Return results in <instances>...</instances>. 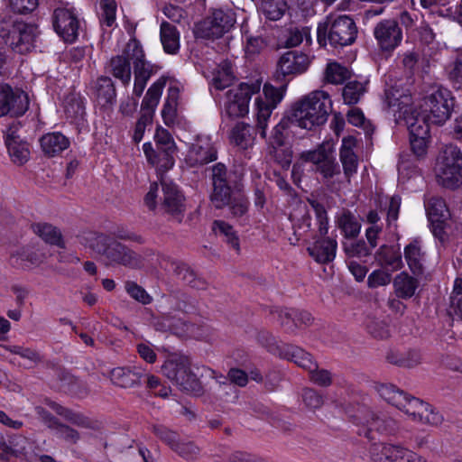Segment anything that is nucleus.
<instances>
[{
  "label": "nucleus",
  "mask_w": 462,
  "mask_h": 462,
  "mask_svg": "<svg viewBox=\"0 0 462 462\" xmlns=\"http://www.w3.org/2000/svg\"><path fill=\"white\" fill-rule=\"evenodd\" d=\"M235 14L222 9L215 10L196 26V36L203 39L219 38L228 32L235 24Z\"/></svg>",
  "instance_id": "11"
},
{
  "label": "nucleus",
  "mask_w": 462,
  "mask_h": 462,
  "mask_svg": "<svg viewBox=\"0 0 462 462\" xmlns=\"http://www.w3.org/2000/svg\"><path fill=\"white\" fill-rule=\"evenodd\" d=\"M154 149L151 143L143 145V152L149 163L161 171H167L174 165V153L177 147L171 134L162 128H157L154 134Z\"/></svg>",
  "instance_id": "6"
},
{
  "label": "nucleus",
  "mask_w": 462,
  "mask_h": 462,
  "mask_svg": "<svg viewBox=\"0 0 462 462\" xmlns=\"http://www.w3.org/2000/svg\"><path fill=\"white\" fill-rule=\"evenodd\" d=\"M456 108V99L452 92L444 87L433 88L426 95L420 104V112L412 116L429 125H443Z\"/></svg>",
  "instance_id": "4"
},
{
  "label": "nucleus",
  "mask_w": 462,
  "mask_h": 462,
  "mask_svg": "<svg viewBox=\"0 0 462 462\" xmlns=\"http://www.w3.org/2000/svg\"><path fill=\"white\" fill-rule=\"evenodd\" d=\"M35 235L41 237L45 243L63 248L64 243L60 231L54 226L48 223H35L32 226Z\"/></svg>",
  "instance_id": "36"
},
{
  "label": "nucleus",
  "mask_w": 462,
  "mask_h": 462,
  "mask_svg": "<svg viewBox=\"0 0 462 462\" xmlns=\"http://www.w3.org/2000/svg\"><path fill=\"white\" fill-rule=\"evenodd\" d=\"M402 93L399 89L393 87H388L384 90V104L387 108H392L397 106L401 107V99Z\"/></svg>",
  "instance_id": "63"
},
{
  "label": "nucleus",
  "mask_w": 462,
  "mask_h": 462,
  "mask_svg": "<svg viewBox=\"0 0 462 462\" xmlns=\"http://www.w3.org/2000/svg\"><path fill=\"white\" fill-rule=\"evenodd\" d=\"M351 76L347 68L337 62L328 63L326 69V79L331 84H341Z\"/></svg>",
  "instance_id": "48"
},
{
  "label": "nucleus",
  "mask_w": 462,
  "mask_h": 462,
  "mask_svg": "<svg viewBox=\"0 0 462 462\" xmlns=\"http://www.w3.org/2000/svg\"><path fill=\"white\" fill-rule=\"evenodd\" d=\"M374 35L378 46L383 51H392L400 45L402 40V32L394 19H384L374 28Z\"/></svg>",
  "instance_id": "17"
},
{
  "label": "nucleus",
  "mask_w": 462,
  "mask_h": 462,
  "mask_svg": "<svg viewBox=\"0 0 462 462\" xmlns=\"http://www.w3.org/2000/svg\"><path fill=\"white\" fill-rule=\"evenodd\" d=\"M177 99L178 90L176 88H170L168 97L163 105L162 111V116L166 124L169 122H173L176 116Z\"/></svg>",
  "instance_id": "52"
},
{
  "label": "nucleus",
  "mask_w": 462,
  "mask_h": 462,
  "mask_svg": "<svg viewBox=\"0 0 462 462\" xmlns=\"http://www.w3.org/2000/svg\"><path fill=\"white\" fill-rule=\"evenodd\" d=\"M287 9L286 0H262L260 10L263 15L272 21L281 19Z\"/></svg>",
  "instance_id": "44"
},
{
  "label": "nucleus",
  "mask_w": 462,
  "mask_h": 462,
  "mask_svg": "<svg viewBox=\"0 0 462 462\" xmlns=\"http://www.w3.org/2000/svg\"><path fill=\"white\" fill-rule=\"evenodd\" d=\"M407 449L400 444L373 442L369 455L375 462H402Z\"/></svg>",
  "instance_id": "22"
},
{
  "label": "nucleus",
  "mask_w": 462,
  "mask_h": 462,
  "mask_svg": "<svg viewBox=\"0 0 462 462\" xmlns=\"http://www.w3.org/2000/svg\"><path fill=\"white\" fill-rule=\"evenodd\" d=\"M255 129L244 122L237 123L231 131L230 139L233 143L242 149H247L254 143Z\"/></svg>",
  "instance_id": "33"
},
{
  "label": "nucleus",
  "mask_w": 462,
  "mask_h": 462,
  "mask_svg": "<svg viewBox=\"0 0 462 462\" xmlns=\"http://www.w3.org/2000/svg\"><path fill=\"white\" fill-rule=\"evenodd\" d=\"M404 257L409 268L413 273H420L421 272L424 262V253L422 252L421 243L419 239H414L405 246Z\"/></svg>",
  "instance_id": "34"
},
{
  "label": "nucleus",
  "mask_w": 462,
  "mask_h": 462,
  "mask_svg": "<svg viewBox=\"0 0 462 462\" xmlns=\"http://www.w3.org/2000/svg\"><path fill=\"white\" fill-rule=\"evenodd\" d=\"M331 151L327 150L325 147L320 146L317 150L303 152L300 158L304 162H310L317 165V167L326 159Z\"/></svg>",
  "instance_id": "58"
},
{
  "label": "nucleus",
  "mask_w": 462,
  "mask_h": 462,
  "mask_svg": "<svg viewBox=\"0 0 462 462\" xmlns=\"http://www.w3.org/2000/svg\"><path fill=\"white\" fill-rule=\"evenodd\" d=\"M378 263L389 272L399 270L402 265V256L394 248L382 246L376 254Z\"/></svg>",
  "instance_id": "40"
},
{
  "label": "nucleus",
  "mask_w": 462,
  "mask_h": 462,
  "mask_svg": "<svg viewBox=\"0 0 462 462\" xmlns=\"http://www.w3.org/2000/svg\"><path fill=\"white\" fill-rule=\"evenodd\" d=\"M211 180L212 185L220 184L222 182L231 180L228 178V171L226 166L222 162H217L213 165L211 169Z\"/></svg>",
  "instance_id": "61"
},
{
  "label": "nucleus",
  "mask_w": 462,
  "mask_h": 462,
  "mask_svg": "<svg viewBox=\"0 0 462 462\" xmlns=\"http://www.w3.org/2000/svg\"><path fill=\"white\" fill-rule=\"evenodd\" d=\"M217 159V149L208 136L199 137L190 146L186 161L191 166L204 165Z\"/></svg>",
  "instance_id": "20"
},
{
  "label": "nucleus",
  "mask_w": 462,
  "mask_h": 462,
  "mask_svg": "<svg viewBox=\"0 0 462 462\" xmlns=\"http://www.w3.org/2000/svg\"><path fill=\"white\" fill-rule=\"evenodd\" d=\"M312 214L316 217L319 234L325 236L328 231V221L323 204H310V207L307 204H297V208L290 214V219L296 228L307 232L311 226Z\"/></svg>",
  "instance_id": "12"
},
{
  "label": "nucleus",
  "mask_w": 462,
  "mask_h": 462,
  "mask_svg": "<svg viewBox=\"0 0 462 462\" xmlns=\"http://www.w3.org/2000/svg\"><path fill=\"white\" fill-rule=\"evenodd\" d=\"M143 371L141 369H130L116 367L110 372V379L114 384L121 387H133L139 383Z\"/></svg>",
  "instance_id": "31"
},
{
  "label": "nucleus",
  "mask_w": 462,
  "mask_h": 462,
  "mask_svg": "<svg viewBox=\"0 0 462 462\" xmlns=\"http://www.w3.org/2000/svg\"><path fill=\"white\" fill-rule=\"evenodd\" d=\"M85 239L92 250L97 254H105L112 263L130 267H137L139 265L140 259L135 253L122 244L112 241L105 235L89 233Z\"/></svg>",
  "instance_id": "8"
},
{
  "label": "nucleus",
  "mask_w": 462,
  "mask_h": 462,
  "mask_svg": "<svg viewBox=\"0 0 462 462\" xmlns=\"http://www.w3.org/2000/svg\"><path fill=\"white\" fill-rule=\"evenodd\" d=\"M438 181L446 188L454 189L462 184V152L455 144H447L439 158Z\"/></svg>",
  "instance_id": "9"
},
{
  "label": "nucleus",
  "mask_w": 462,
  "mask_h": 462,
  "mask_svg": "<svg viewBox=\"0 0 462 462\" xmlns=\"http://www.w3.org/2000/svg\"><path fill=\"white\" fill-rule=\"evenodd\" d=\"M420 361V353L417 350H410L405 353L400 359L393 360V362L402 366L413 367L419 365Z\"/></svg>",
  "instance_id": "62"
},
{
  "label": "nucleus",
  "mask_w": 462,
  "mask_h": 462,
  "mask_svg": "<svg viewBox=\"0 0 462 462\" xmlns=\"http://www.w3.org/2000/svg\"><path fill=\"white\" fill-rule=\"evenodd\" d=\"M367 84L368 80L359 81L353 79L347 81L342 89L344 103L349 106L357 104L367 91Z\"/></svg>",
  "instance_id": "39"
},
{
  "label": "nucleus",
  "mask_w": 462,
  "mask_h": 462,
  "mask_svg": "<svg viewBox=\"0 0 462 462\" xmlns=\"http://www.w3.org/2000/svg\"><path fill=\"white\" fill-rule=\"evenodd\" d=\"M408 405L405 414L414 421L431 426H438L443 421V416L438 411L417 398L412 397Z\"/></svg>",
  "instance_id": "21"
},
{
  "label": "nucleus",
  "mask_w": 462,
  "mask_h": 462,
  "mask_svg": "<svg viewBox=\"0 0 462 462\" xmlns=\"http://www.w3.org/2000/svg\"><path fill=\"white\" fill-rule=\"evenodd\" d=\"M125 53L132 59L134 78L147 82L151 76L157 71V66L150 64L144 60L143 51L137 40L129 41L125 48Z\"/></svg>",
  "instance_id": "19"
},
{
  "label": "nucleus",
  "mask_w": 462,
  "mask_h": 462,
  "mask_svg": "<svg viewBox=\"0 0 462 462\" xmlns=\"http://www.w3.org/2000/svg\"><path fill=\"white\" fill-rule=\"evenodd\" d=\"M52 25L56 33L68 43L74 42L82 31L81 21L70 9L57 8L52 14Z\"/></svg>",
  "instance_id": "15"
},
{
  "label": "nucleus",
  "mask_w": 462,
  "mask_h": 462,
  "mask_svg": "<svg viewBox=\"0 0 462 462\" xmlns=\"http://www.w3.org/2000/svg\"><path fill=\"white\" fill-rule=\"evenodd\" d=\"M261 83L256 80L251 84L242 82L226 93V113L229 117H244L249 112V102L254 94L260 91Z\"/></svg>",
  "instance_id": "10"
},
{
  "label": "nucleus",
  "mask_w": 462,
  "mask_h": 462,
  "mask_svg": "<svg viewBox=\"0 0 462 462\" xmlns=\"http://www.w3.org/2000/svg\"><path fill=\"white\" fill-rule=\"evenodd\" d=\"M357 27L348 15L328 16L317 28V40L321 47L329 44L334 49L352 45L357 37Z\"/></svg>",
  "instance_id": "3"
},
{
  "label": "nucleus",
  "mask_w": 462,
  "mask_h": 462,
  "mask_svg": "<svg viewBox=\"0 0 462 462\" xmlns=\"http://www.w3.org/2000/svg\"><path fill=\"white\" fill-rule=\"evenodd\" d=\"M166 84V79L163 77L157 79L147 90L144 96L141 109L150 110L154 112L159 104L162 90Z\"/></svg>",
  "instance_id": "43"
},
{
  "label": "nucleus",
  "mask_w": 462,
  "mask_h": 462,
  "mask_svg": "<svg viewBox=\"0 0 462 462\" xmlns=\"http://www.w3.org/2000/svg\"><path fill=\"white\" fill-rule=\"evenodd\" d=\"M270 155L282 169H289L292 161V150L289 146H271Z\"/></svg>",
  "instance_id": "50"
},
{
  "label": "nucleus",
  "mask_w": 462,
  "mask_h": 462,
  "mask_svg": "<svg viewBox=\"0 0 462 462\" xmlns=\"http://www.w3.org/2000/svg\"><path fill=\"white\" fill-rule=\"evenodd\" d=\"M94 92L97 103L102 107L111 106L116 101V90L111 78L101 76L97 78L94 86Z\"/></svg>",
  "instance_id": "27"
},
{
  "label": "nucleus",
  "mask_w": 462,
  "mask_h": 462,
  "mask_svg": "<svg viewBox=\"0 0 462 462\" xmlns=\"http://www.w3.org/2000/svg\"><path fill=\"white\" fill-rule=\"evenodd\" d=\"M162 372L171 381H174L181 390L195 395L201 393L199 374L191 370L186 356H170L162 366Z\"/></svg>",
  "instance_id": "7"
},
{
  "label": "nucleus",
  "mask_w": 462,
  "mask_h": 462,
  "mask_svg": "<svg viewBox=\"0 0 462 462\" xmlns=\"http://www.w3.org/2000/svg\"><path fill=\"white\" fill-rule=\"evenodd\" d=\"M38 34V27L34 23L13 17H5L0 22V37L19 54H26L34 48Z\"/></svg>",
  "instance_id": "5"
},
{
  "label": "nucleus",
  "mask_w": 462,
  "mask_h": 462,
  "mask_svg": "<svg viewBox=\"0 0 462 462\" xmlns=\"http://www.w3.org/2000/svg\"><path fill=\"white\" fill-rule=\"evenodd\" d=\"M20 122H13L4 131L5 144L13 163L18 166L25 164L30 159V144L20 135Z\"/></svg>",
  "instance_id": "14"
},
{
  "label": "nucleus",
  "mask_w": 462,
  "mask_h": 462,
  "mask_svg": "<svg viewBox=\"0 0 462 462\" xmlns=\"http://www.w3.org/2000/svg\"><path fill=\"white\" fill-rule=\"evenodd\" d=\"M212 229L217 236L223 237L225 241L236 252L240 250L238 238L236 236L232 226L222 220H216L213 223Z\"/></svg>",
  "instance_id": "46"
},
{
  "label": "nucleus",
  "mask_w": 462,
  "mask_h": 462,
  "mask_svg": "<svg viewBox=\"0 0 462 462\" xmlns=\"http://www.w3.org/2000/svg\"><path fill=\"white\" fill-rule=\"evenodd\" d=\"M65 112L69 117L78 118L84 115L85 107L80 99L73 97L67 101L65 105Z\"/></svg>",
  "instance_id": "60"
},
{
  "label": "nucleus",
  "mask_w": 462,
  "mask_h": 462,
  "mask_svg": "<svg viewBox=\"0 0 462 462\" xmlns=\"http://www.w3.org/2000/svg\"><path fill=\"white\" fill-rule=\"evenodd\" d=\"M310 34V31L307 27L300 28H291L289 30V35L286 40L287 47H295L300 45L304 37H308Z\"/></svg>",
  "instance_id": "59"
},
{
  "label": "nucleus",
  "mask_w": 462,
  "mask_h": 462,
  "mask_svg": "<svg viewBox=\"0 0 462 462\" xmlns=\"http://www.w3.org/2000/svg\"><path fill=\"white\" fill-rule=\"evenodd\" d=\"M375 390L382 399L406 413L411 398L403 391L392 383H378Z\"/></svg>",
  "instance_id": "25"
},
{
  "label": "nucleus",
  "mask_w": 462,
  "mask_h": 462,
  "mask_svg": "<svg viewBox=\"0 0 462 462\" xmlns=\"http://www.w3.org/2000/svg\"><path fill=\"white\" fill-rule=\"evenodd\" d=\"M354 143L350 139H343V143L340 148V162L343 166L344 173L346 178H349L356 172L358 160L357 156L353 151L352 146Z\"/></svg>",
  "instance_id": "37"
},
{
  "label": "nucleus",
  "mask_w": 462,
  "mask_h": 462,
  "mask_svg": "<svg viewBox=\"0 0 462 462\" xmlns=\"http://www.w3.org/2000/svg\"><path fill=\"white\" fill-rule=\"evenodd\" d=\"M393 287L399 298L410 299L415 294L418 288V281L407 273L402 272L394 278Z\"/></svg>",
  "instance_id": "38"
},
{
  "label": "nucleus",
  "mask_w": 462,
  "mask_h": 462,
  "mask_svg": "<svg viewBox=\"0 0 462 462\" xmlns=\"http://www.w3.org/2000/svg\"><path fill=\"white\" fill-rule=\"evenodd\" d=\"M446 71L452 87L457 90H462V54L457 55V58L447 66Z\"/></svg>",
  "instance_id": "49"
},
{
  "label": "nucleus",
  "mask_w": 462,
  "mask_h": 462,
  "mask_svg": "<svg viewBox=\"0 0 462 462\" xmlns=\"http://www.w3.org/2000/svg\"><path fill=\"white\" fill-rule=\"evenodd\" d=\"M280 318L282 320V324L283 326H287L289 328H291V321L295 323V326H298V323L308 324L311 321L312 318L308 312H297L295 310H281Z\"/></svg>",
  "instance_id": "51"
},
{
  "label": "nucleus",
  "mask_w": 462,
  "mask_h": 462,
  "mask_svg": "<svg viewBox=\"0 0 462 462\" xmlns=\"http://www.w3.org/2000/svg\"><path fill=\"white\" fill-rule=\"evenodd\" d=\"M163 202H183L186 199L183 192L172 181L162 180Z\"/></svg>",
  "instance_id": "53"
},
{
  "label": "nucleus",
  "mask_w": 462,
  "mask_h": 462,
  "mask_svg": "<svg viewBox=\"0 0 462 462\" xmlns=\"http://www.w3.org/2000/svg\"><path fill=\"white\" fill-rule=\"evenodd\" d=\"M46 404L50 409H51L56 413L62 416L64 419H66L67 420L70 421L73 424L82 427H88L89 424L88 419L83 415L68 410L62 407L61 405L56 403L55 402L48 400L46 402Z\"/></svg>",
  "instance_id": "47"
},
{
  "label": "nucleus",
  "mask_w": 462,
  "mask_h": 462,
  "mask_svg": "<svg viewBox=\"0 0 462 462\" xmlns=\"http://www.w3.org/2000/svg\"><path fill=\"white\" fill-rule=\"evenodd\" d=\"M210 195L212 202H241L245 198L242 194L243 186L232 180L214 184Z\"/></svg>",
  "instance_id": "24"
},
{
  "label": "nucleus",
  "mask_w": 462,
  "mask_h": 462,
  "mask_svg": "<svg viewBox=\"0 0 462 462\" xmlns=\"http://www.w3.org/2000/svg\"><path fill=\"white\" fill-rule=\"evenodd\" d=\"M283 357L294 362L297 365L308 371H312V368L315 367V363L310 355L298 346H286Z\"/></svg>",
  "instance_id": "42"
},
{
  "label": "nucleus",
  "mask_w": 462,
  "mask_h": 462,
  "mask_svg": "<svg viewBox=\"0 0 462 462\" xmlns=\"http://www.w3.org/2000/svg\"><path fill=\"white\" fill-rule=\"evenodd\" d=\"M392 279L391 272L386 270H374L367 278V284L370 288H377L390 283Z\"/></svg>",
  "instance_id": "55"
},
{
  "label": "nucleus",
  "mask_w": 462,
  "mask_h": 462,
  "mask_svg": "<svg viewBox=\"0 0 462 462\" xmlns=\"http://www.w3.org/2000/svg\"><path fill=\"white\" fill-rule=\"evenodd\" d=\"M433 235L442 238L445 228L451 220L450 209L447 204H428L425 208Z\"/></svg>",
  "instance_id": "23"
},
{
  "label": "nucleus",
  "mask_w": 462,
  "mask_h": 462,
  "mask_svg": "<svg viewBox=\"0 0 462 462\" xmlns=\"http://www.w3.org/2000/svg\"><path fill=\"white\" fill-rule=\"evenodd\" d=\"M337 226L346 237H355L360 233L361 224L357 217L347 211H342L337 216Z\"/></svg>",
  "instance_id": "41"
},
{
  "label": "nucleus",
  "mask_w": 462,
  "mask_h": 462,
  "mask_svg": "<svg viewBox=\"0 0 462 462\" xmlns=\"http://www.w3.org/2000/svg\"><path fill=\"white\" fill-rule=\"evenodd\" d=\"M39 0H9V6L15 14H25L34 11Z\"/></svg>",
  "instance_id": "56"
},
{
  "label": "nucleus",
  "mask_w": 462,
  "mask_h": 462,
  "mask_svg": "<svg viewBox=\"0 0 462 462\" xmlns=\"http://www.w3.org/2000/svg\"><path fill=\"white\" fill-rule=\"evenodd\" d=\"M355 421L364 426L363 434L371 441L380 437H386L395 432L396 423L392 419L378 416L371 411H362L360 414L355 415Z\"/></svg>",
  "instance_id": "13"
},
{
  "label": "nucleus",
  "mask_w": 462,
  "mask_h": 462,
  "mask_svg": "<svg viewBox=\"0 0 462 462\" xmlns=\"http://www.w3.org/2000/svg\"><path fill=\"white\" fill-rule=\"evenodd\" d=\"M161 42L166 53L176 54L180 49V33L177 28L168 22H162L160 30Z\"/></svg>",
  "instance_id": "32"
},
{
  "label": "nucleus",
  "mask_w": 462,
  "mask_h": 462,
  "mask_svg": "<svg viewBox=\"0 0 462 462\" xmlns=\"http://www.w3.org/2000/svg\"><path fill=\"white\" fill-rule=\"evenodd\" d=\"M52 430L58 438L62 439L69 443H76L79 439V435L77 430L59 422Z\"/></svg>",
  "instance_id": "57"
},
{
  "label": "nucleus",
  "mask_w": 462,
  "mask_h": 462,
  "mask_svg": "<svg viewBox=\"0 0 462 462\" xmlns=\"http://www.w3.org/2000/svg\"><path fill=\"white\" fill-rule=\"evenodd\" d=\"M317 171H319L326 179L332 178L335 175L340 173V167L338 163L336 162L331 152L328 154L326 159L317 167Z\"/></svg>",
  "instance_id": "54"
},
{
  "label": "nucleus",
  "mask_w": 462,
  "mask_h": 462,
  "mask_svg": "<svg viewBox=\"0 0 462 462\" xmlns=\"http://www.w3.org/2000/svg\"><path fill=\"white\" fill-rule=\"evenodd\" d=\"M309 254L318 263H325L334 260L337 252V241L332 238L317 240L308 247Z\"/></svg>",
  "instance_id": "28"
},
{
  "label": "nucleus",
  "mask_w": 462,
  "mask_h": 462,
  "mask_svg": "<svg viewBox=\"0 0 462 462\" xmlns=\"http://www.w3.org/2000/svg\"><path fill=\"white\" fill-rule=\"evenodd\" d=\"M130 60L132 59L124 51L122 55L112 57L108 63V72L119 79L125 86L129 85L131 81Z\"/></svg>",
  "instance_id": "29"
},
{
  "label": "nucleus",
  "mask_w": 462,
  "mask_h": 462,
  "mask_svg": "<svg viewBox=\"0 0 462 462\" xmlns=\"http://www.w3.org/2000/svg\"><path fill=\"white\" fill-rule=\"evenodd\" d=\"M296 126V122L291 118V115L288 112L281 121L273 127L270 136L271 146H283L285 140L291 132V127Z\"/></svg>",
  "instance_id": "35"
},
{
  "label": "nucleus",
  "mask_w": 462,
  "mask_h": 462,
  "mask_svg": "<svg viewBox=\"0 0 462 462\" xmlns=\"http://www.w3.org/2000/svg\"><path fill=\"white\" fill-rule=\"evenodd\" d=\"M411 150L418 159L426 155L430 142V125L411 116L407 119Z\"/></svg>",
  "instance_id": "18"
},
{
  "label": "nucleus",
  "mask_w": 462,
  "mask_h": 462,
  "mask_svg": "<svg viewBox=\"0 0 462 462\" xmlns=\"http://www.w3.org/2000/svg\"><path fill=\"white\" fill-rule=\"evenodd\" d=\"M29 107L27 95L20 89H14L7 84H0V117L9 115L18 117Z\"/></svg>",
  "instance_id": "16"
},
{
  "label": "nucleus",
  "mask_w": 462,
  "mask_h": 462,
  "mask_svg": "<svg viewBox=\"0 0 462 462\" xmlns=\"http://www.w3.org/2000/svg\"><path fill=\"white\" fill-rule=\"evenodd\" d=\"M332 110V101L328 94L316 90L297 101L289 111L296 126L306 130L325 124Z\"/></svg>",
  "instance_id": "2"
},
{
  "label": "nucleus",
  "mask_w": 462,
  "mask_h": 462,
  "mask_svg": "<svg viewBox=\"0 0 462 462\" xmlns=\"http://www.w3.org/2000/svg\"><path fill=\"white\" fill-rule=\"evenodd\" d=\"M310 65V59L307 54L299 51H288L283 53L277 61L273 79L278 87L265 83L263 88V96L255 99L256 107V126L260 130V135L266 138L267 122L282 100L287 88L288 82L296 75L305 72Z\"/></svg>",
  "instance_id": "1"
},
{
  "label": "nucleus",
  "mask_w": 462,
  "mask_h": 462,
  "mask_svg": "<svg viewBox=\"0 0 462 462\" xmlns=\"http://www.w3.org/2000/svg\"><path fill=\"white\" fill-rule=\"evenodd\" d=\"M448 313L453 320L462 319V296H450V304L448 309Z\"/></svg>",
  "instance_id": "64"
},
{
  "label": "nucleus",
  "mask_w": 462,
  "mask_h": 462,
  "mask_svg": "<svg viewBox=\"0 0 462 462\" xmlns=\"http://www.w3.org/2000/svg\"><path fill=\"white\" fill-rule=\"evenodd\" d=\"M69 140L60 132L48 133L40 139L42 152L48 157L59 155L69 146Z\"/></svg>",
  "instance_id": "26"
},
{
  "label": "nucleus",
  "mask_w": 462,
  "mask_h": 462,
  "mask_svg": "<svg viewBox=\"0 0 462 462\" xmlns=\"http://www.w3.org/2000/svg\"><path fill=\"white\" fill-rule=\"evenodd\" d=\"M169 328L179 337H190L195 338H203L204 335L200 328L192 324L187 323L181 319L169 320Z\"/></svg>",
  "instance_id": "45"
},
{
  "label": "nucleus",
  "mask_w": 462,
  "mask_h": 462,
  "mask_svg": "<svg viewBox=\"0 0 462 462\" xmlns=\"http://www.w3.org/2000/svg\"><path fill=\"white\" fill-rule=\"evenodd\" d=\"M45 259L44 254L33 252L29 248L16 247L11 251V263L14 265L39 266Z\"/></svg>",
  "instance_id": "30"
}]
</instances>
